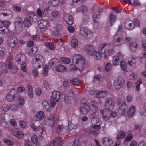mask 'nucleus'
<instances>
[{
  "instance_id": "20",
  "label": "nucleus",
  "mask_w": 146,
  "mask_h": 146,
  "mask_svg": "<svg viewBox=\"0 0 146 146\" xmlns=\"http://www.w3.org/2000/svg\"><path fill=\"white\" fill-rule=\"evenodd\" d=\"M120 34L119 32H118L114 35L113 42L115 46H118L121 44L120 42L122 40V38L120 36Z\"/></svg>"
},
{
  "instance_id": "43",
  "label": "nucleus",
  "mask_w": 146,
  "mask_h": 146,
  "mask_svg": "<svg viewBox=\"0 0 146 146\" xmlns=\"http://www.w3.org/2000/svg\"><path fill=\"white\" fill-rule=\"evenodd\" d=\"M61 61L63 63L68 64L70 62V59L68 57H62L60 59Z\"/></svg>"
},
{
  "instance_id": "10",
  "label": "nucleus",
  "mask_w": 146,
  "mask_h": 146,
  "mask_svg": "<svg viewBox=\"0 0 146 146\" xmlns=\"http://www.w3.org/2000/svg\"><path fill=\"white\" fill-rule=\"evenodd\" d=\"M89 106L90 110L92 111L93 113L90 115V117H93V116L94 115H97L98 113L97 111L98 108V103L94 101L92 102Z\"/></svg>"
},
{
  "instance_id": "47",
  "label": "nucleus",
  "mask_w": 146,
  "mask_h": 146,
  "mask_svg": "<svg viewBox=\"0 0 146 146\" xmlns=\"http://www.w3.org/2000/svg\"><path fill=\"white\" fill-rule=\"evenodd\" d=\"M4 142L9 146H12L14 144V142L9 139L4 138L3 139Z\"/></svg>"
},
{
  "instance_id": "18",
  "label": "nucleus",
  "mask_w": 146,
  "mask_h": 146,
  "mask_svg": "<svg viewBox=\"0 0 146 146\" xmlns=\"http://www.w3.org/2000/svg\"><path fill=\"white\" fill-rule=\"evenodd\" d=\"M74 98L73 92H70L65 94L64 101L65 104H70Z\"/></svg>"
},
{
  "instance_id": "6",
  "label": "nucleus",
  "mask_w": 146,
  "mask_h": 146,
  "mask_svg": "<svg viewBox=\"0 0 146 146\" xmlns=\"http://www.w3.org/2000/svg\"><path fill=\"white\" fill-rule=\"evenodd\" d=\"M31 127L35 131L39 132V133L40 134V135L38 136V139L40 141L42 140L44 137L42 135L43 132H45L46 131L45 128L42 126H36L33 124H31Z\"/></svg>"
},
{
  "instance_id": "23",
  "label": "nucleus",
  "mask_w": 146,
  "mask_h": 146,
  "mask_svg": "<svg viewBox=\"0 0 146 146\" xmlns=\"http://www.w3.org/2000/svg\"><path fill=\"white\" fill-rule=\"evenodd\" d=\"M68 127L66 129L67 131L69 132V133L72 134L74 133L77 128V126L75 124L72 123H68Z\"/></svg>"
},
{
  "instance_id": "39",
  "label": "nucleus",
  "mask_w": 146,
  "mask_h": 146,
  "mask_svg": "<svg viewBox=\"0 0 146 146\" xmlns=\"http://www.w3.org/2000/svg\"><path fill=\"white\" fill-rule=\"evenodd\" d=\"M23 23L25 27H29L31 25V20L28 18H26L24 20Z\"/></svg>"
},
{
  "instance_id": "56",
  "label": "nucleus",
  "mask_w": 146,
  "mask_h": 146,
  "mask_svg": "<svg viewBox=\"0 0 146 146\" xmlns=\"http://www.w3.org/2000/svg\"><path fill=\"white\" fill-rule=\"evenodd\" d=\"M10 109L12 111H16L19 109V106L17 104L10 105Z\"/></svg>"
},
{
  "instance_id": "14",
  "label": "nucleus",
  "mask_w": 146,
  "mask_h": 146,
  "mask_svg": "<svg viewBox=\"0 0 146 146\" xmlns=\"http://www.w3.org/2000/svg\"><path fill=\"white\" fill-rule=\"evenodd\" d=\"M38 27L41 31H44L47 29L49 25V23L46 21L41 19L38 22Z\"/></svg>"
},
{
  "instance_id": "42",
  "label": "nucleus",
  "mask_w": 146,
  "mask_h": 146,
  "mask_svg": "<svg viewBox=\"0 0 146 146\" xmlns=\"http://www.w3.org/2000/svg\"><path fill=\"white\" fill-rule=\"evenodd\" d=\"M78 42L76 39H73L71 41V46L74 48H76L78 46Z\"/></svg>"
},
{
  "instance_id": "22",
  "label": "nucleus",
  "mask_w": 146,
  "mask_h": 146,
  "mask_svg": "<svg viewBox=\"0 0 146 146\" xmlns=\"http://www.w3.org/2000/svg\"><path fill=\"white\" fill-rule=\"evenodd\" d=\"M85 50L87 54L90 56H92L94 54V47L90 44H88L85 46Z\"/></svg>"
},
{
  "instance_id": "45",
  "label": "nucleus",
  "mask_w": 146,
  "mask_h": 146,
  "mask_svg": "<svg viewBox=\"0 0 146 146\" xmlns=\"http://www.w3.org/2000/svg\"><path fill=\"white\" fill-rule=\"evenodd\" d=\"M120 65L121 68L123 70L125 71L127 70V64L124 61H121Z\"/></svg>"
},
{
  "instance_id": "61",
  "label": "nucleus",
  "mask_w": 146,
  "mask_h": 146,
  "mask_svg": "<svg viewBox=\"0 0 146 146\" xmlns=\"http://www.w3.org/2000/svg\"><path fill=\"white\" fill-rule=\"evenodd\" d=\"M27 16L31 20H33V16H36V15H35L33 12H30L27 14Z\"/></svg>"
},
{
  "instance_id": "36",
  "label": "nucleus",
  "mask_w": 146,
  "mask_h": 146,
  "mask_svg": "<svg viewBox=\"0 0 146 146\" xmlns=\"http://www.w3.org/2000/svg\"><path fill=\"white\" fill-rule=\"evenodd\" d=\"M93 17L94 21L95 23H96L98 25L97 22L98 21V19L100 17L99 12L98 11L95 12L93 15Z\"/></svg>"
},
{
  "instance_id": "48",
  "label": "nucleus",
  "mask_w": 146,
  "mask_h": 146,
  "mask_svg": "<svg viewBox=\"0 0 146 146\" xmlns=\"http://www.w3.org/2000/svg\"><path fill=\"white\" fill-rule=\"evenodd\" d=\"M87 133L90 135H93L94 136H96L99 133V132L98 130H91L88 131Z\"/></svg>"
},
{
  "instance_id": "16",
  "label": "nucleus",
  "mask_w": 146,
  "mask_h": 146,
  "mask_svg": "<svg viewBox=\"0 0 146 146\" xmlns=\"http://www.w3.org/2000/svg\"><path fill=\"white\" fill-rule=\"evenodd\" d=\"M123 56V54L121 52H119L117 56H114L113 58L112 65L114 66L118 65L119 63L120 59H122Z\"/></svg>"
},
{
  "instance_id": "59",
  "label": "nucleus",
  "mask_w": 146,
  "mask_h": 146,
  "mask_svg": "<svg viewBox=\"0 0 146 146\" xmlns=\"http://www.w3.org/2000/svg\"><path fill=\"white\" fill-rule=\"evenodd\" d=\"M12 9L15 12H19L21 10V8L19 6L13 5L12 6Z\"/></svg>"
},
{
  "instance_id": "58",
  "label": "nucleus",
  "mask_w": 146,
  "mask_h": 146,
  "mask_svg": "<svg viewBox=\"0 0 146 146\" xmlns=\"http://www.w3.org/2000/svg\"><path fill=\"white\" fill-rule=\"evenodd\" d=\"M60 0H50L51 3L53 6H57L59 3Z\"/></svg>"
},
{
  "instance_id": "25",
  "label": "nucleus",
  "mask_w": 146,
  "mask_h": 146,
  "mask_svg": "<svg viewBox=\"0 0 146 146\" xmlns=\"http://www.w3.org/2000/svg\"><path fill=\"white\" fill-rule=\"evenodd\" d=\"M128 107L125 103L123 104L118 109L119 113L122 115H125L126 113Z\"/></svg>"
},
{
  "instance_id": "19",
  "label": "nucleus",
  "mask_w": 146,
  "mask_h": 146,
  "mask_svg": "<svg viewBox=\"0 0 146 146\" xmlns=\"http://www.w3.org/2000/svg\"><path fill=\"white\" fill-rule=\"evenodd\" d=\"M45 116L44 112L42 111H39L38 113L34 115L31 117L32 119L35 121H39L42 119Z\"/></svg>"
},
{
  "instance_id": "62",
  "label": "nucleus",
  "mask_w": 146,
  "mask_h": 146,
  "mask_svg": "<svg viewBox=\"0 0 146 146\" xmlns=\"http://www.w3.org/2000/svg\"><path fill=\"white\" fill-rule=\"evenodd\" d=\"M7 52V50L5 48H3L2 50H0V55L4 56L5 55Z\"/></svg>"
},
{
  "instance_id": "30",
  "label": "nucleus",
  "mask_w": 146,
  "mask_h": 146,
  "mask_svg": "<svg viewBox=\"0 0 146 146\" xmlns=\"http://www.w3.org/2000/svg\"><path fill=\"white\" fill-rule=\"evenodd\" d=\"M42 106L43 108L46 109V110L47 111H50L51 110V106L49 102L46 100H44L42 102Z\"/></svg>"
},
{
  "instance_id": "27",
  "label": "nucleus",
  "mask_w": 146,
  "mask_h": 146,
  "mask_svg": "<svg viewBox=\"0 0 146 146\" xmlns=\"http://www.w3.org/2000/svg\"><path fill=\"white\" fill-rule=\"evenodd\" d=\"M102 143L106 146H110L113 143V141L109 138L105 137L103 139Z\"/></svg>"
},
{
  "instance_id": "12",
  "label": "nucleus",
  "mask_w": 146,
  "mask_h": 146,
  "mask_svg": "<svg viewBox=\"0 0 146 146\" xmlns=\"http://www.w3.org/2000/svg\"><path fill=\"white\" fill-rule=\"evenodd\" d=\"M54 30L53 31V34L55 36H58L60 33V31L63 29L62 25L59 23H55L53 26Z\"/></svg>"
},
{
  "instance_id": "8",
  "label": "nucleus",
  "mask_w": 146,
  "mask_h": 146,
  "mask_svg": "<svg viewBox=\"0 0 146 146\" xmlns=\"http://www.w3.org/2000/svg\"><path fill=\"white\" fill-rule=\"evenodd\" d=\"M18 95L15 89H11L6 96V99L8 102H12L17 99Z\"/></svg>"
},
{
  "instance_id": "33",
  "label": "nucleus",
  "mask_w": 146,
  "mask_h": 146,
  "mask_svg": "<svg viewBox=\"0 0 146 146\" xmlns=\"http://www.w3.org/2000/svg\"><path fill=\"white\" fill-rule=\"evenodd\" d=\"M10 32V30L9 29L3 26H0V33L6 34L9 33Z\"/></svg>"
},
{
  "instance_id": "34",
  "label": "nucleus",
  "mask_w": 146,
  "mask_h": 146,
  "mask_svg": "<svg viewBox=\"0 0 146 146\" xmlns=\"http://www.w3.org/2000/svg\"><path fill=\"white\" fill-rule=\"evenodd\" d=\"M61 138L58 137L55 138L53 141V146H61L60 145L62 141Z\"/></svg>"
},
{
  "instance_id": "21",
  "label": "nucleus",
  "mask_w": 146,
  "mask_h": 146,
  "mask_svg": "<svg viewBox=\"0 0 146 146\" xmlns=\"http://www.w3.org/2000/svg\"><path fill=\"white\" fill-rule=\"evenodd\" d=\"M13 135L18 139L23 138L24 135L23 132L20 129H15L13 131Z\"/></svg>"
},
{
  "instance_id": "64",
  "label": "nucleus",
  "mask_w": 146,
  "mask_h": 146,
  "mask_svg": "<svg viewBox=\"0 0 146 146\" xmlns=\"http://www.w3.org/2000/svg\"><path fill=\"white\" fill-rule=\"evenodd\" d=\"M80 141L78 139H75L73 142V146H78L79 145Z\"/></svg>"
},
{
  "instance_id": "53",
  "label": "nucleus",
  "mask_w": 146,
  "mask_h": 146,
  "mask_svg": "<svg viewBox=\"0 0 146 146\" xmlns=\"http://www.w3.org/2000/svg\"><path fill=\"white\" fill-rule=\"evenodd\" d=\"M125 136L126 135L125 133L123 131H121L117 135V140H119L125 138Z\"/></svg>"
},
{
  "instance_id": "40",
  "label": "nucleus",
  "mask_w": 146,
  "mask_h": 146,
  "mask_svg": "<svg viewBox=\"0 0 146 146\" xmlns=\"http://www.w3.org/2000/svg\"><path fill=\"white\" fill-rule=\"evenodd\" d=\"M110 24L111 26H112L113 24V23L116 19V17L113 14V13L111 12L110 15Z\"/></svg>"
},
{
  "instance_id": "57",
  "label": "nucleus",
  "mask_w": 146,
  "mask_h": 146,
  "mask_svg": "<svg viewBox=\"0 0 146 146\" xmlns=\"http://www.w3.org/2000/svg\"><path fill=\"white\" fill-rule=\"evenodd\" d=\"M19 125L21 128L24 129L26 127L27 123L25 121L23 120H21L19 122Z\"/></svg>"
},
{
  "instance_id": "4",
  "label": "nucleus",
  "mask_w": 146,
  "mask_h": 146,
  "mask_svg": "<svg viewBox=\"0 0 146 146\" xmlns=\"http://www.w3.org/2000/svg\"><path fill=\"white\" fill-rule=\"evenodd\" d=\"M80 113L83 115H86L89 112L90 108L87 105V101L83 99L81 101V107L79 109Z\"/></svg>"
},
{
  "instance_id": "7",
  "label": "nucleus",
  "mask_w": 146,
  "mask_h": 146,
  "mask_svg": "<svg viewBox=\"0 0 146 146\" xmlns=\"http://www.w3.org/2000/svg\"><path fill=\"white\" fill-rule=\"evenodd\" d=\"M36 61L33 65L37 69H38L41 67V65H43L44 63V58L42 55L39 54H36L35 56Z\"/></svg>"
},
{
  "instance_id": "49",
  "label": "nucleus",
  "mask_w": 146,
  "mask_h": 146,
  "mask_svg": "<svg viewBox=\"0 0 146 146\" xmlns=\"http://www.w3.org/2000/svg\"><path fill=\"white\" fill-rule=\"evenodd\" d=\"M17 98L19 105L20 106H23L25 103L24 99L23 97L21 96H18Z\"/></svg>"
},
{
  "instance_id": "52",
  "label": "nucleus",
  "mask_w": 146,
  "mask_h": 146,
  "mask_svg": "<svg viewBox=\"0 0 146 146\" xmlns=\"http://www.w3.org/2000/svg\"><path fill=\"white\" fill-rule=\"evenodd\" d=\"M1 109H2L3 111L7 112L10 109V105L9 106L6 104H3Z\"/></svg>"
},
{
  "instance_id": "26",
  "label": "nucleus",
  "mask_w": 146,
  "mask_h": 146,
  "mask_svg": "<svg viewBox=\"0 0 146 146\" xmlns=\"http://www.w3.org/2000/svg\"><path fill=\"white\" fill-rule=\"evenodd\" d=\"M17 40L15 37H13L8 40L9 46L11 48H14L17 43Z\"/></svg>"
},
{
  "instance_id": "5",
  "label": "nucleus",
  "mask_w": 146,
  "mask_h": 146,
  "mask_svg": "<svg viewBox=\"0 0 146 146\" xmlns=\"http://www.w3.org/2000/svg\"><path fill=\"white\" fill-rule=\"evenodd\" d=\"M60 97V93L59 92L55 90L52 92L50 101L52 108L54 107L56 103L58 102Z\"/></svg>"
},
{
  "instance_id": "51",
  "label": "nucleus",
  "mask_w": 146,
  "mask_h": 146,
  "mask_svg": "<svg viewBox=\"0 0 146 146\" xmlns=\"http://www.w3.org/2000/svg\"><path fill=\"white\" fill-rule=\"evenodd\" d=\"M142 83V80L141 79H138L136 83V90L139 91L140 90V85Z\"/></svg>"
},
{
  "instance_id": "50",
  "label": "nucleus",
  "mask_w": 146,
  "mask_h": 146,
  "mask_svg": "<svg viewBox=\"0 0 146 146\" xmlns=\"http://www.w3.org/2000/svg\"><path fill=\"white\" fill-rule=\"evenodd\" d=\"M127 88L129 90H131L135 88L134 84H133L130 81H128L127 84Z\"/></svg>"
},
{
  "instance_id": "54",
  "label": "nucleus",
  "mask_w": 146,
  "mask_h": 146,
  "mask_svg": "<svg viewBox=\"0 0 146 146\" xmlns=\"http://www.w3.org/2000/svg\"><path fill=\"white\" fill-rule=\"evenodd\" d=\"M71 83L74 85L78 86L80 84V82L78 79H74L70 80Z\"/></svg>"
},
{
  "instance_id": "63",
  "label": "nucleus",
  "mask_w": 146,
  "mask_h": 146,
  "mask_svg": "<svg viewBox=\"0 0 146 146\" xmlns=\"http://www.w3.org/2000/svg\"><path fill=\"white\" fill-rule=\"evenodd\" d=\"M17 68L16 66L15 65H13L12 66V68L10 70L13 73H15L17 72Z\"/></svg>"
},
{
  "instance_id": "44",
  "label": "nucleus",
  "mask_w": 146,
  "mask_h": 146,
  "mask_svg": "<svg viewBox=\"0 0 146 146\" xmlns=\"http://www.w3.org/2000/svg\"><path fill=\"white\" fill-rule=\"evenodd\" d=\"M49 49L52 50L55 49V46L52 43L48 42H46L44 44Z\"/></svg>"
},
{
  "instance_id": "35",
  "label": "nucleus",
  "mask_w": 146,
  "mask_h": 146,
  "mask_svg": "<svg viewBox=\"0 0 146 146\" xmlns=\"http://www.w3.org/2000/svg\"><path fill=\"white\" fill-rule=\"evenodd\" d=\"M56 70L59 72H64L67 70L66 67L64 65L60 64L57 66L56 68Z\"/></svg>"
},
{
  "instance_id": "3",
  "label": "nucleus",
  "mask_w": 146,
  "mask_h": 146,
  "mask_svg": "<svg viewBox=\"0 0 146 146\" xmlns=\"http://www.w3.org/2000/svg\"><path fill=\"white\" fill-rule=\"evenodd\" d=\"M26 57L24 54H19L15 57V60L17 62L21 65V68L22 70L24 72H26V63L25 62Z\"/></svg>"
},
{
  "instance_id": "15",
  "label": "nucleus",
  "mask_w": 146,
  "mask_h": 146,
  "mask_svg": "<svg viewBox=\"0 0 146 146\" xmlns=\"http://www.w3.org/2000/svg\"><path fill=\"white\" fill-rule=\"evenodd\" d=\"M14 26L16 31L21 29L23 27V21L21 17L18 16L16 18L14 21Z\"/></svg>"
},
{
  "instance_id": "17",
  "label": "nucleus",
  "mask_w": 146,
  "mask_h": 146,
  "mask_svg": "<svg viewBox=\"0 0 146 146\" xmlns=\"http://www.w3.org/2000/svg\"><path fill=\"white\" fill-rule=\"evenodd\" d=\"M55 118L53 117L52 118L45 117L44 119V123L46 126L53 127L54 125Z\"/></svg>"
},
{
  "instance_id": "46",
  "label": "nucleus",
  "mask_w": 146,
  "mask_h": 146,
  "mask_svg": "<svg viewBox=\"0 0 146 146\" xmlns=\"http://www.w3.org/2000/svg\"><path fill=\"white\" fill-rule=\"evenodd\" d=\"M95 116V115H94L93 117H91L92 118L91 121L93 125L97 124L100 121V119L96 117Z\"/></svg>"
},
{
  "instance_id": "24",
  "label": "nucleus",
  "mask_w": 146,
  "mask_h": 146,
  "mask_svg": "<svg viewBox=\"0 0 146 146\" xmlns=\"http://www.w3.org/2000/svg\"><path fill=\"white\" fill-rule=\"evenodd\" d=\"M125 26L127 29L129 30H132L135 27L132 21L129 19H127L126 20L125 23Z\"/></svg>"
},
{
  "instance_id": "37",
  "label": "nucleus",
  "mask_w": 146,
  "mask_h": 146,
  "mask_svg": "<svg viewBox=\"0 0 146 146\" xmlns=\"http://www.w3.org/2000/svg\"><path fill=\"white\" fill-rule=\"evenodd\" d=\"M27 88L28 90L27 92L28 96L29 97L32 98L33 97V94L32 86L30 84H29L27 86Z\"/></svg>"
},
{
  "instance_id": "38",
  "label": "nucleus",
  "mask_w": 146,
  "mask_h": 146,
  "mask_svg": "<svg viewBox=\"0 0 146 146\" xmlns=\"http://www.w3.org/2000/svg\"><path fill=\"white\" fill-rule=\"evenodd\" d=\"M37 50V47L36 46H34L31 49H29L28 51L29 55L30 56H32L33 54L36 53Z\"/></svg>"
},
{
  "instance_id": "60",
  "label": "nucleus",
  "mask_w": 146,
  "mask_h": 146,
  "mask_svg": "<svg viewBox=\"0 0 146 146\" xmlns=\"http://www.w3.org/2000/svg\"><path fill=\"white\" fill-rule=\"evenodd\" d=\"M112 68V64L111 63H107L105 66V69L106 71H109Z\"/></svg>"
},
{
  "instance_id": "9",
  "label": "nucleus",
  "mask_w": 146,
  "mask_h": 146,
  "mask_svg": "<svg viewBox=\"0 0 146 146\" xmlns=\"http://www.w3.org/2000/svg\"><path fill=\"white\" fill-rule=\"evenodd\" d=\"M124 83L125 80L123 77L119 76L115 79L114 86L117 90L123 87Z\"/></svg>"
},
{
  "instance_id": "13",
  "label": "nucleus",
  "mask_w": 146,
  "mask_h": 146,
  "mask_svg": "<svg viewBox=\"0 0 146 146\" xmlns=\"http://www.w3.org/2000/svg\"><path fill=\"white\" fill-rule=\"evenodd\" d=\"M79 33L80 35L85 37L88 36H89L90 37L92 36V33L90 30L86 27H81Z\"/></svg>"
},
{
  "instance_id": "32",
  "label": "nucleus",
  "mask_w": 146,
  "mask_h": 146,
  "mask_svg": "<svg viewBox=\"0 0 146 146\" xmlns=\"http://www.w3.org/2000/svg\"><path fill=\"white\" fill-rule=\"evenodd\" d=\"M137 44L136 42H131L129 44L130 50L132 52L135 51L137 49Z\"/></svg>"
},
{
  "instance_id": "2",
  "label": "nucleus",
  "mask_w": 146,
  "mask_h": 146,
  "mask_svg": "<svg viewBox=\"0 0 146 146\" xmlns=\"http://www.w3.org/2000/svg\"><path fill=\"white\" fill-rule=\"evenodd\" d=\"M73 62L76 64H78L76 66L74 64H71L70 66V70L76 71L77 70L76 66L78 67L79 70H81L84 68L85 61L83 57L80 54H75L72 56Z\"/></svg>"
},
{
  "instance_id": "28",
  "label": "nucleus",
  "mask_w": 146,
  "mask_h": 146,
  "mask_svg": "<svg viewBox=\"0 0 146 146\" xmlns=\"http://www.w3.org/2000/svg\"><path fill=\"white\" fill-rule=\"evenodd\" d=\"M64 19L65 22L68 24L71 25L74 23L72 16L70 15L68 16H65L64 17Z\"/></svg>"
},
{
  "instance_id": "29",
  "label": "nucleus",
  "mask_w": 146,
  "mask_h": 146,
  "mask_svg": "<svg viewBox=\"0 0 146 146\" xmlns=\"http://www.w3.org/2000/svg\"><path fill=\"white\" fill-rule=\"evenodd\" d=\"M135 107L133 105H132L130 108L127 112V115L129 117H132L134 114L135 112Z\"/></svg>"
},
{
  "instance_id": "11",
  "label": "nucleus",
  "mask_w": 146,
  "mask_h": 146,
  "mask_svg": "<svg viewBox=\"0 0 146 146\" xmlns=\"http://www.w3.org/2000/svg\"><path fill=\"white\" fill-rule=\"evenodd\" d=\"M105 108L106 110L109 111H112L115 103L113 100L110 98H107L105 100Z\"/></svg>"
},
{
  "instance_id": "31",
  "label": "nucleus",
  "mask_w": 146,
  "mask_h": 146,
  "mask_svg": "<svg viewBox=\"0 0 146 146\" xmlns=\"http://www.w3.org/2000/svg\"><path fill=\"white\" fill-rule=\"evenodd\" d=\"M107 94V92L106 91H101L96 93V96L97 98H103L106 97Z\"/></svg>"
},
{
  "instance_id": "1",
  "label": "nucleus",
  "mask_w": 146,
  "mask_h": 146,
  "mask_svg": "<svg viewBox=\"0 0 146 146\" xmlns=\"http://www.w3.org/2000/svg\"><path fill=\"white\" fill-rule=\"evenodd\" d=\"M99 51L96 52L95 50V53L94 57L95 59L99 60L101 57L102 54L107 53L109 56L112 55L114 53V51L112 47L109 44L104 43L100 45L99 47Z\"/></svg>"
},
{
  "instance_id": "41",
  "label": "nucleus",
  "mask_w": 146,
  "mask_h": 146,
  "mask_svg": "<svg viewBox=\"0 0 146 146\" xmlns=\"http://www.w3.org/2000/svg\"><path fill=\"white\" fill-rule=\"evenodd\" d=\"M31 140L32 142L36 145H39V144L38 142L37 136L34 134L31 137Z\"/></svg>"
},
{
  "instance_id": "55",
  "label": "nucleus",
  "mask_w": 146,
  "mask_h": 146,
  "mask_svg": "<svg viewBox=\"0 0 146 146\" xmlns=\"http://www.w3.org/2000/svg\"><path fill=\"white\" fill-rule=\"evenodd\" d=\"M101 76L99 75H96L94 77L93 81L94 82H96L97 81H101Z\"/></svg>"
}]
</instances>
